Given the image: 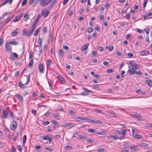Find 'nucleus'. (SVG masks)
<instances>
[{"mask_svg":"<svg viewBox=\"0 0 152 152\" xmlns=\"http://www.w3.org/2000/svg\"><path fill=\"white\" fill-rule=\"evenodd\" d=\"M126 130L124 129H122V131L119 130H117L115 132V133L116 134H121L123 135L122 136L121 138H124L125 137V135L126 134Z\"/></svg>","mask_w":152,"mask_h":152,"instance_id":"f257e3e1","label":"nucleus"},{"mask_svg":"<svg viewBox=\"0 0 152 152\" xmlns=\"http://www.w3.org/2000/svg\"><path fill=\"white\" fill-rule=\"evenodd\" d=\"M82 89L85 91V92H83L81 93L80 95L82 96H87L88 95V93L89 92L92 93V91L90 90H89L87 89L84 88L83 87Z\"/></svg>","mask_w":152,"mask_h":152,"instance_id":"f03ea898","label":"nucleus"},{"mask_svg":"<svg viewBox=\"0 0 152 152\" xmlns=\"http://www.w3.org/2000/svg\"><path fill=\"white\" fill-rule=\"evenodd\" d=\"M49 13V11L46 9H44L42 11V15L45 18L48 15Z\"/></svg>","mask_w":152,"mask_h":152,"instance_id":"7ed1b4c3","label":"nucleus"},{"mask_svg":"<svg viewBox=\"0 0 152 152\" xmlns=\"http://www.w3.org/2000/svg\"><path fill=\"white\" fill-rule=\"evenodd\" d=\"M58 78L59 81L63 84H66V82L65 81L64 78L61 75L59 74L58 75Z\"/></svg>","mask_w":152,"mask_h":152,"instance_id":"20e7f679","label":"nucleus"},{"mask_svg":"<svg viewBox=\"0 0 152 152\" xmlns=\"http://www.w3.org/2000/svg\"><path fill=\"white\" fill-rule=\"evenodd\" d=\"M5 50L8 52H9L11 50L12 48L9 42H6L5 44Z\"/></svg>","mask_w":152,"mask_h":152,"instance_id":"39448f33","label":"nucleus"},{"mask_svg":"<svg viewBox=\"0 0 152 152\" xmlns=\"http://www.w3.org/2000/svg\"><path fill=\"white\" fill-rule=\"evenodd\" d=\"M136 130V129L135 128H134V129H132V136H133L134 137V138L136 139H139L140 138H142V136L141 135L136 134L135 135H134V131Z\"/></svg>","mask_w":152,"mask_h":152,"instance_id":"423d86ee","label":"nucleus"},{"mask_svg":"<svg viewBox=\"0 0 152 152\" xmlns=\"http://www.w3.org/2000/svg\"><path fill=\"white\" fill-rule=\"evenodd\" d=\"M17 123L15 121H12V125L10 126V129L11 130H15L17 127Z\"/></svg>","mask_w":152,"mask_h":152,"instance_id":"0eeeda50","label":"nucleus"},{"mask_svg":"<svg viewBox=\"0 0 152 152\" xmlns=\"http://www.w3.org/2000/svg\"><path fill=\"white\" fill-rule=\"evenodd\" d=\"M23 15L21 14H20L18 16L15 17L13 20V22H16L20 19L22 17Z\"/></svg>","mask_w":152,"mask_h":152,"instance_id":"6e6552de","label":"nucleus"},{"mask_svg":"<svg viewBox=\"0 0 152 152\" xmlns=\"http://www.w3.org/2000/svg\"><path fill=\"white\" fill-rule=\"evenodd\" d=\"M39 3L40 6L44 7L48 5V2L46 0H39Z\"/></svg>","mask_w":152,"mask_h":152,"instance_id":"1a4fd4ad","label":"nucleus"},{"mask_svg":"<svg viewBox=\"0 0 152 152\" xmlns=\"http://www.w3.org/2000/svg\"><path fill=\"white\" fill-rule=\"evenodd\" d=\"M110 137L112 138L113 140H115L118 139L120 140L121 139V138H119V136L118 135H110V136L107 137L108 139H110Z\"/></svg>","mask_w":152,"mask_h":152,"instance_id":"9d476101","label":"nucleus"},{"mask_svg":"<svg viewBox=\"0 0 152 152\" xmlns=\"http://www.w3.org/2000/svg\"><path fill=\"white\" fill-rule=\"evenodd\" d=\"M30 31H23V34H25L27 36H30L33 32L30 30V28L29 29Z\"/></svg>","mask_w":152,"mask_h":152,"instance_id":"9b49d317","label":"nucleus"},{"mask_svg":"<svg viewBox=\"0 0 152 152\" xmlns=\"http://www.w3.org/2000/svg\"><path fill=\"white\" fill-rule=\"evenodd\" d=\"M38 2V0H30V5H32L33 6L37 4Z\"/></svg>","mask_w":152,"mask_h":152,"instance_id":"f8f14e48","label":"nucleus"},{"mask_svg":"<svg viewBox=\"0 0 152 152\" xmlns=\"http://www.w3.org/2000/svg\"><path fill=\"white\" fill-rule=\"evenodd\" d=\"M8 115L7 112L5 110H3L2 117L3 118H6Z\"/></svg>","mask_w":152,"mask_h":152,"instance_id":"ddd939ff","label":"nucleus"},{"mask_svg":"<svg viewBox=\"0 0 152 152\" xmlns=\"http://www.w3.org/2000/svg\"><path fill=\"white\" fill-rule=\"evenodd\" d=\"M132 66V68L134 70L138 69L139 68L140 66L136 64H133L131 65Z\"/></svg>","mask_w":152,"mask_h":152,"instance_id":"4468645a","label":"nucleus"},{"mask_svg":"<svg viewBox=\"0 0 152 152\" xmlns=\"http://www.w3.org/2000/svg\"><path fill=\"white\" fill-rule=\"evenodd\" d=\"M38 68L39 70V71L41 73H43V64H40L38 66Z\"/></svg>","mask_w":152,"mask_h":152,"instance_id":"2eb2a0df","label":"nucleus"},{"mask_svg":"<svg viewBox=\"0 0 152 152\" xmlns=\"http://www.w3.org/2000/svg\"><path fill=\"white\" fill-rule=\"evenodd\" d=\"M130 115L134 118H140L141 117V115L139 114H131Z\"/></svg>","mask_w":152,"mask_h":152,"instance_id":"dca6fc26","label":"nucleus"},{"mask_svg":"<svg viewBox=\"0 0 152 152\" xmlns=\"http://www.w3.org/2000/svg\"><path fill=\"white\" fill-rule=\"evenodd\" d=\"M89 44H86L85 45H84L82 48H81V49L82 51H83L86 49H87L88 47Z\"/></svg>","mask_w":152,"mask_h":152,"instance_id":"f3484780","label":"nucleus"},{"mask_svg":"<svg viewBox=\"0 0 152 152\" xmlns=\"http://www.w3.org/2000/svg\"><path fill=\"white\" fill-rule=\"evenodd\" d=\"M145 83L150 86H152V80H149L145 81Z\"/></svg>","mask_w":152,"mask_h":152,"instance_id":"a211bd4d","label":"nucleus"},{"mask_svg":"<svg viewBox=\"0 0 152 152\" xmlns=\"http://www.w3.org/2000/svg\"><path fill=\"white\" fill-rule=\"evenodd\" d=\"M84 118L81 117H77L75 118V120L76 121H80L84 120Z\"/></svg>","mask_w":152,"mask_h":152,"instance_id":"6ab92c4d","label":"nucleus"},{"mask_svg":"<svg viewBox=\"0 0 152 152\" xmlns=\"http://www.w3.org/2000/svg\"><path fill=\"white\" fill-rule=\"evenodd\" d=\"M148 144H147L145 143L142 142L139 144V146L140 147H141L142 148H144L148 147Z\"/></svg>","mask_w":152,"mask_h":152,"instance_id":"aec40b11","label":"nucleus"},{"mask_svg":"<svg viewBox=\"0 0 152 152\" xmlns=\"http://www.w3.org/2000/svg\"><path fill=\"white\" fill-rule=\"evenodd\" d=\"M38 43L39 44V45H37L36 46H38L39 47H42V41L41 40V39L40 38H39L38 40Z\"/></svg>","mask_w":152,"mask_h":152,"instance_id":"412c9836","label":"nucleus"},{"mask_svg":"<svg viewBox=\"0 0 152 152\" xmlns=\"http://www.w3.org/2000/svg\"><path fill=\"white\" fill-rule=\"evenodd\" d=\"M12 18V17H11V16L7 18L6 19L5 21L3 23V25H5L8 22H9L10 21V20H11V18Z\"/></svg>","mask_w":152,"mask_h":152,"instance_id":"4be33fe9","label":"nucleus"},{"mask_svg":"<svg viewBox=\"0 0 152 152\" xmlns=\"http://www.w3.org/2000/svg\"><path fill=\"white\" fill-rule=\"evenodd\" d=\"M66 127H70L72 128L74 126V124L72 123H69L66 124Z\"/></svg>","mask_w":152,"mask_h":152,"instance_id":"5701e85b","label":"nucleus"},{"mask_svg":"<svg viewBox=\"0 0 152 152\" xmlns=\"http://www.w3.org/2000/svg\"><path fill=\"white\" fill-rule=\"evenodd\" d=\"M91 122L92 123H93L94 124H101L102 122L99 120H96V121H94L91 120Z\"/></svg>","mask_w":152,"mask_h":152,"instance_id":"b1692460","label":"nucleus"},{"mask_svg":"<svg viewBox=\"0 0 152 152\" xmlns=\"http://www.w3.org/2000/svg\"><path fill=\"white\" fill-rule=\"evenodd\" d=\"M15 95L16 96L18 97V99L20 101H23V97L20 94H17Z\"/></svg>","mask_w":152,"mask_h":152,"instance_id":"393cba45","label":"nucleus"},{"mask_svg":"<svg viewBox=\"0 0 152 152\" xmlns=\"http://www.w3.org/2000/svg\"><path fill=\"white\" fill-rule=\"evenodd\" d=\"M128 72L130 75H132L134 73L135 70L133 69L132 68L128 70Z\"/></svg>","mask_w":152,"mask_h":152,"instance_id":"a878e982","label":"nucleus"},{"mask_svg":"<svg viewBox=\"0 0 152 152\" xmlns=\"http://www.w3.org/2000/svg\"><path fill=\"white\" fill-rule=\"evenodd\" d=\"M9 43L11 45H17L18 44V42L16 41H12L9 42Z\"/></svg>","mask_w":152,"mask_h":152,"instance_id":"bb28decb","label":"nucleus"},{"mask_svg":"<svg viewBox=\"0 0 152 152\" xmlns=\"http://www.w3.org/2000/svg\"><path fill=\"white\" fill-rule=\"evenodd\" d=\"M53 62L51 60H48L47 61V66H50L53 64Z\"/></svg>","mask_w":152,"mask_h":152,"instance_id":"cd10ccee","label":"nucleus"},{"mask_svg":"<svg viewBox=\"0 0 152 152\" xmlns=\"http://www.w3.org/2000/svg\"><path fill=\"white\" fill-rule=\"evenodd\" d=\"M37 24L35 23H34V24L31 26L32 28H30V30L33 32L34 31V30L36 28V25Z\"/></svg>","mask_w":152,"mask_h":152,"instance_id":"c85d7f7f","label":"nucleus"},{"mask_svg":"<svg viewBox=\"0 0 152 152\" xmlns=\"http://www.w3.org/2000/svg\"><path fill=\"white\" fill-rule=\"evenodd\" d=\"M144 30L145 31L146 33L147 34V35H148V34H149V31H150V27L149 26H148L146 28H145L144 29Z\"/></svg>","mask_w":152,"mask_h":152,"instance_id":"c756f323","label":"nucleus"},{"mask_svg":"<svg viewBox=\"0 0 152 152\" xmlns=\"http://www.w3.org/2000/svg\"><path fill=\"white\" fill-rule=\"evenodd\" d=\"M106 48L108 49L109 50L111 51H112L114 49V47L113 45H111L110 47L108 46H107L106 47Z\"/></svg>","mask_w":152,"mask_h":152,"instance_id":"7c9ffc66","label":"nucleus"},{"mask_svg":"<svg viewBox=\"0 0 152 152\" xmlns=\"http://www.w3.org/2000/svg\"><path fill=\"white\" fill-rule=\"evenodd\" d=\"M25 75L27 77V80L26 82V83H25V84L26 85L27 84H28V83L29 82V80H30V74H29L28 75Z\"/></svg>","mask_w":152,"mask_h":152,"instance_id":"2f4dec72","label":"nucleus"},{"mask_svg":"<svg viewBox=\"0 0 152 152\" xmlns=\"http://www.w3.org/2000/svg\"><path fill=\"white\" fill-rule=\"evenodd\" d=\"M19 87L22 88H25V86L20 81L18 84Z\"/></svg>","mask_w":152,"mask_h":152,"instance_id":"473e14b6","label":"nucleus"},{"mask_svg":"<svg viewBox=\"0 0 152 152\" xmlns=\"http://www.w3.org/2000/svg\"><path fill=\"white\" fill-rule=\"evenodd\" d=\"M58 53L60 56H64V53L62 49H60L59 50Z\"/></svg>","mask_w":152,"mask_h":152,"instance_id":"72a5a7b5","label":"nucleus"},{"mask_svg":"<svg viewBox=\"0 0 152 152\" xmlns=\"http://www.w3.org/2000/svg\"><path fill=\"white\" fill-rule=\"evenodd\" d=\"M33 62V59H32L30 61V62L29 63L28 65L29 67L30 68H31L32 67Z\"/></svg>","mask_w":152,"mask_h":152,"instance_id":"f704fd0d","label":"nucleus"},{"mask_svg":"<svg viewBox=\"0 0 152 152\" xmlns=\"http://www.w3.org/2000/svg\"><path fill=\"white\" fill-rule=\"evenodd\" d=\"M41 17V16H39V15L37 18H36V19L35 20V21H34V23H36L37 24L39 20V19H40V18Z\"/></svg>","mask_w":152,"mask_h":152,"instance_id":"c9c22d12","label":"nucleus"},{"mask_svg":"<svg viewBox=\"0 0 152 152\" xmlns=\"http://www.w3.org/2000/svg\"><path fill=\"white\" fill-rule=\"evenodd\" d=\"M18 32L15 31H14L12 32L11 33V35L13 36H17L18 35Z\"/></svg>","mask_w":152,"mask_h":152,"instance_id":"e433bc0d","label":"nucleus"},{"mask_svg":"<svg viewBox=\"0 0 152 152\" xmlns=\"http://www.w3.org/2000/svg\"><path fill=\"white\" fill-rule=\"evenodd\" d=\"M24 18H25V21H26L29 18L28 15L27 14H26L24 16Z\"/></svg>","mask_w":152,"mask_h":152,"instance_id":"4c0bfd02","label":"nucleus"},{"mask_svg":"<svg viewBox=\"0 0 152 152\" xmlns=\"http://www.w3.org/2000/svg\"><path fill=\"white\" fill-rule=\"evenodd\" d=\"M26 135H24L23 137V144H24L26 143Z\"/></svg>","mask_w":152,"mask_h":152,"instance_id":"58836bf2","label":"nucleus"},{"mask_svg":"<svg viewBox=\"0 0 152 152\" xmlns=\"http://www.w3.org/2000/svg\"><path fill=\"white\" fill-rule=\"evenodd\" d=\"M40 29V28H39L35 31V34H34V36H36L38 34Z\"/></svg>","mask_w":152,"mask_h":152,"instance_id":"ea45409f","label":"nucleus"},{"mask_svg":"<svg viewBox=\"0 0 152 152\" xmlns=\"http://www.w3.org/2000/svg\"><path fill=\"white\" fill-rule=\"evenodd\" d=\"M79 138L80 139H86V136L83 135H78Z\"/></svg>","mask_w":152,"mask_h":152,"instance_id":"a19ab883","label":"nucleus"},{"mask_svg":"<svg viewBox=\"0 0 152 152\" xmlns=\"http://www.w3.org/2000/svg\"><path fill=\"white\" fill-rule=\"evenodd\" d=\"M96 134H97L100 135H102L105 134V133L104 131H102V132H98L96 133Z\"/></svg>","mask_w":152,"mask_h":152,"instance_id":"79ce46f5","label":"nucleus"},{"mask_svg":"<svg viewBox=\"0 0 152 152\" xmlns=\"http://www.w3.org/2000/svg\"><path fill=\"white\" fill-rule=\"evenodd\" d=\"M93 28H91V27L88 28L87 30V32L88 33H91L92 32H93Z\"/></svg>","mask_w":152,"mask_h":152,"instance_id":"37998d69","label":"nucleus"},{"mask_svg":"<svg viewBox=\"0 0 152 152\" xmlns=\"http://www.w3.org/2000/svg\"><path fill=\"white\" fill-rule=\"evenodd\" d=\"M85 120L87 121V122H91V120L88 118L84 117V120Z\"/></svg>","mask_w":152,"mask_h":152,"instance_id":"c03bdc74","label":"nucleus"},{"mask_svg":"<svg viewBox=\"0 0 152 152\" xmlns=\"http://www.w3.org/2000/svg\"><path fill=\"white\" fill-rule=\"evenodd\" d=\"M72 148V146L69 145H66L64 147V148L66 150H67Z\"/></svg>","mask_w":152,"mask_h":152,"instance_id":"a18cd8bd","label":"nucleus"},{"mask_svg":"<svg viewBox=\"0 0 152 152\" xmlns=\"http://www.w3.org/2000/svg\"><path fill=\"white\" fill-rule=\"evenodd\" d=\"M148 1V0H145L144 1V2L143 3V7L144 8H145L146 7V5Z\"/></svg>","mask_w":152,"mask_h":152,"instance_id":"49530a36","label":"nucleus"},{"mask_svg":"<svg viewBox=\"0 0 152 152\" xmlns=\"http://www.w3.org/2000/svg\"><path fill=\"white\" fill-rule=\"evenodd\" d=\"M4 39L2 37L0 38V46H1L3 43Z\"/></svg>","mask_w":152,"mask_h":152,"instance_id":"de8ad7c7","label":"nucleus"},{"mask_svg":"<svg viewBox=\"0 0 152 152\" xmlns=\"http://www.w3.org/2000/svg\"><path fill=\"white\" fill-rule=\"evenodd\" d=\"M50 122L53 124L56 125L57 124V122L54 120H50Z\"/></svg>","mask_w":152,"mask_h":152,"instance_id":"09e8293b","label":"nucleus"},{"mask_svg":"<svg viewBox=\"0 0 152 152\" xmlns=\"http://www.w3.org/2000/svg\"><path fill=\"white\" fill-rule=\"evenodd\" d=\"M27 2V0H23L21 4L22 6L25 5Z\"/></svg>","mask_w":152,"mask_h":152,"instance_id":"8fccbe9b","label":"nucleus"},{"mask_svg":"<svg viewBox=\"0 0 152 152\" xmlns=\"http://www.w3.org/2000/svg\"><path fill=\"white\" fill-rule=\"evenodd\" d=\"M97 54V52L96 51H93L92 53V55L94 56V57H96V55Z\"/></svg>","mask_w":152,"mask_h":152,"instance_id":"3c124183","label":"nucleus"},{"mask_svg":"<svg viewBox=\"0 0 152 152\" xmlns=\"http://www.w3.org/2000/svg\"><path fill=\"white\" fill-rule=\"evenodd\" d=\"M136 74L139 75H140L141 74V72L140 71H136L135 70V72Z\"/></svg>","mask_w":152,"mask_h":152,"instance_id":"603ef678","label":"nucleus"},{"mask_svg":"<svg viewBox=\"0 0 152 152\" xmlns=\"http://www.w3.org/2000/svg\"><path fill=\"white\" fill-rule=\"evenodd\" d=\"M125 73V72L124 71L122 70L121 72V76L122 78L124 77V74Z\"/></svg>","mask_w":152,"mask_h":152,"instance_id":"864d4df0","label":"nucleus"},{"mask_svg":"<svg viewBox=\"0 0 152 152\" xmlns=\"http://www.w3.org/2000/svg\"><path fill=\"white\" fill-rule=\"evenodd\" d=\"M42 47H39V54L40 55L42 53Z\"/></svg>","mask_w":152,"mask_h":152,"instance_id":"5fc2aeb1","label":"nucleus"},{"mask_svg":"<svg viewBox=\"0 0 152 152\" xmlns=\"http://www.w3.org/2000/svg\"><path fill=\"white\" fill-rule=\"evenodd\" d=\"M113 70L112 69H108L107 71V72L108 73H111L113 72Z\"/></svg>","mask_w":152,"mask_h":152,"instance_id":"6e6d98bb","label":"nucleus"},{"mask_svg":"<svg viewBox=\"0 0 152 152\" xmlns=\"http://www.w3.org/2000/svg\"><path fill=\"white\" fill-rule=\"evenodd\" d=\"M49 124V122L48 121H47L46 122H44L42 124L44 126H46L47 125H48Z\"/></svg>","mask_w":152,"mask_h":152,"instance_id":"4d7b16f0","label":"nucleus"},{"mask_svg":"<svg viewBox=\"0 0 152 152\" xmlns=\"http://www.w3.org/2000/svg\"><path fill=\"white\" fill-rule=\"evenodd\" d=\"M45 149L50 152H51L53 151V150L51 148L49 147H45Z\"/></svg>","mask_w":152,"mask_h":152,"instance_id":"13d9d810","label":"nucleus"},{"mask_svg":"<svg viewBox=\"0 0 152 152\" xmlns=\"http://www.w3.org/2000/svg\"><path fill=\"white\" fill-rule=\"evenodd\" d=\"M18 149L20 152L22 151V149L21 147V146L20 145H18Z\"/></svg>","mask_w":152,"mask_h":152,"instance_id":"bf43d9fd","label":"nucleus"},{"mask_svg":"<svg viewBox=\"0 0 152 152\" xmlns=\"http://www.w3.org/2000/svg\"><path fill=\"white\" fill-rule=\"evenodd\" d=\"M98 49L100 51H103L104 48L102 47L99 46L98 47Z\"/></svg>","mask_w":152,"mask_h":152,"instance_id":"052dcab7","label":"nucleus"},{"mask_svg":"<svg viewBox=\"0 0 152 152\" xmlns=\"http://www.w3.org/2000/svg\"><path fill=\"white\" fill-rule=\"evenodd\" d=\"M58 109L60 110V111H63V110H64V109L63 108V107L61 106H59L58 107Z\"/></svg>","mask_w":152,"mask_h":152,"instance_id":"680f3d73","label":"nucleus"},{"mask_svg":"<svg viewBox=\"0 0 152 152\" xmlns=\"http://www.w3.org/2000/svg\"><path fill=\"white\" fill-rule=\"evenodd\" d=\"M63 48L66 50H69V48L66 45H64L63 46Z\"/></svg>","mask_w":152,"mask_h":152,"instance_id":"e2e57ef3","label":"nucleus"},{"mask_svg":"<svg viewBox=\"0 0 152 152\" xmlns=\"http://www.w3.org/2000/svg\"><path fill=\"white\" fill-rule=\"evenodd\" d=\"M36 112L37 111L36 110L33 109L31 110L32 113L35 115L36 114Z\"/></svg>","mask_w":152,"mask_h":152,"instance_id":"0e129e2a","label":"nucleus"},{"mask_svg":"<svg viewBox=\"0 0 152 152\" xmlns=\"http://www.w3.org/2000/svg\"><path fill=\"white\" fill-rule=\"evenodd\" d=\"M99 87L97 85H94L92 87L93 89H96Z\"/></svg>","mask_w":152,"mask_h":152,"instance_id":"69168bd1","label":"nucleus"},{"mask_svg":"<svg viewBox=\"0 0 152 152\" xmlns=\"http://www.w3.org/2000/svg\"><path fill=\"white\" fill-rule=\"evenodd\" d=\"M124 64H125L124 62H122L121 63V64H120V66L119 67V70H120L121 68L122 67H123L124 66Z\"/></svg>","mask_w":152,"mask_h":152,"instance_id":"338daca9","label":"nucleus"},{"mask_svg":"<svg viewBox=\"0 0 152 152\" xmlns=\"http://www.w3.org/2000/svg\"><path fill=\"white\" fill-rule=\"evenodd\" d=\"M53 116L55 117H58L59 116L58 114L56 113H53L52 114Z\"/></svg>","mask_w":152,"mask_h":152,"instance_id":"774afa93","label":"nucleus"}]
</instances>
